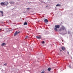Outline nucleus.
I'll use <instances>...</instances> for the list:
<instances>
[{
  "label": "nucleus",
  "instance_id": "obj_1",
  "mask_svg": "<svg viewBox=\"0 0 73 73\" xmlns=\"http://www.w3.org/2000/svg\"><path fill=\"white\" fill-rule=\"evenodd\" d=\"M55 27L54 30L55 31H58L57 29L60 28V26H59V25H55Z\"/></svg>",
  "mask_w": 73,
  "mask_h": 73
},
{
  "label": "nucleus",
  "instance_id": "obj_2",
  "mask_svg": "<svg viewBox=\"0 0 73 73\" xmlns=\"http://www.w3.org/2000/svg\"><path fill=\"white\" fill-rule=\"evenodd\" d=\"M20 31L18 32L17 31H16L14 33V36H15L16 35H18L19 33H20Z\"/></svg>",
  "mask_w": 73,
  "mask_h": 73
},
{
  "label": "nucleus",
  "instance_id": "obj_3",
  "mask_svg": "<svg viewBox=\"0 0 73 73\" xmlns=\"http://www.w3.org/2000/svg\"><path fill=\"white\" fill-rule=\"evenodd\" d=\"M4 4L5 5L7 6L9 4V3L7 1H6L4 2Z\"/></svg>",
  "mask_w": 73,
  "mask_h": 73
},
{
  "label": "nucleus",
  "instance_id": "obj_4",
  "mask_svg": "<svg viewBox=\"0 0 73 73\" xmlns=\"http://www.w3.org/2000/svg\"><path fill=\"white\" fill-rule=\"evenodd\" d=\"M6 45L5 43H3L2 44L1 46H4V45Z\"/></svg>",
  "mask_w": 73,
  "mask_h": 73
},
{
  "label": "nucleus",
  "instance_id": "obj_5",
  "mask_svg": "<svg viewBox=\"0 0 73 73\" xmlns=\"http://www.w3.org/2000/svg\"><path fill=\"white\" fill-rule=\"evenodd\" d=\"M0 13H1L2 16H3V11H0Z\"/></svg>",
  "mask_w": 73,
  "mask_h": 73
},
{
  "label": "nucleus",
  "instance_id": "obj_6",
  "mask_svg": "<svg viewBox=\"0 0 73 73\" xmlns=\"http://www.w3.org/2000/svg\"><path fill=\"white\" fill-rule=\"evenodd\" d=\"M44 22L45 23H48V20L47 19H45L44 20Z\"/></svg>",
  "mask_w": 73,
  "mask_h": 73
},
{
  "label": "nucleus",
  "instance_id": "obj_7",
  "mask_svg": "<svg viewBox=\"0 0 73 73\" xmlns=\"http://www.w3.org/2000/svg\"><path fill=\"white\" fill-rule=\"evenodd\" d=\"M61 6V4H58L56 5V7H60Z\"/></svg>",
  "mask_w": 73,
  "mask_h": 73
},
{
  "label": "nucleus",
  "instance_id": "obj_8",
  "mask_svg": "<svg viewBox=\"0 0 73 73\" xmlns=\"http://www.w3.org/2000/svg\"><path fill=\"white\" fill-rule=\"evenodd\" d=\"M1 5H5L4 3L3 2H1Z\"/></svg>",
  "mask_w": 73,
  "mask_h": 73
},
{
  "label": "nucleus",
  "instance_id": "obj_9",
  "mask_svg": "<svg viewBox=\"0 0 73 73\" xmlns=\"http://www.w3.org/2000/svg\"><path fill=\"white\" fill-rule=\"evenodd\" d=\"M27 24H28V23H27V22H25L24 23V25H27Z\"/></svg>",
  "mask_w": 73,
  "mask_h": 73
},
{
  "label": "nucleus",
  "instance_id": "obj_10",
  "mask_svg": "<svg viewBox=\"0 0 73 73\" xmlns=\"http://www.w3.org/2000/svg\"><path fill=\"white\" fill-rule=\"evenodd\" d=\"M50 70H51V68H48V71H50Z\"/></svg>",
  "mask_w": 73,
  "mask_h": 73
},
{
  "label": "nucleus",
  "instance_id": "obj_11",
  "mask_svg": "<svg viewBox=\"0 0 73 73\" xmlns=\"http://www.w3.org/2000/svg\"><path fill=\"white\" fill-rule=\"evenodd\" d=\"M36 37L37 38H38V39H40V38H41V37H38V36H36Z\"/></svg>",
  "mask_w": 73,
  "mask_h": 73
},
{
  "label": "nucleus",
  "instance_id": "obj_12",
  "mask_svg": "<svg viewBox=\"0 0 73 73\" xmlns=\"http://www.w3.org/2000/svg\"><path fill=\"white\" fill-rule=\"evenodd\" d=\"M13 2H9L10 4H13Z\"/></svg>",
  "mask_w": 73,
  "mask_h": 73
},
{
  "label": "nucleus",
  "instance_id": "obj_13",
  "mask_svg": "<svg viewBox=\"0 0 73 73\" xmlns=\"http://www.w3.org/2000/svg\"><path fill=\"white\" fill-rule=\"evenodd\" d=\"M62 49L63 50H64V47H62Z\"/></svg>",
  "mask_w": 73,
  "mask_h": 73
},
{
  "label": "nucleus",
  "instance_id": "obj_14",
  "mask_svg": "<svg viewBox=\"0 0 73 73\" xmlns=\"http://www.w3.org/2000/svg\"><path fill=\"white\" fill-rule=\"evenodd\" d=\"M44 41H43L42 42V44H44Z\"/></svg>",
  "mask_w": 73,
  "mask_h": 73
},
{
  "label": "nucleus",
  "instance_id": "obj_15",
  "mask_svg": "<svg viewBox=\"0 0 73 73\" xmlns=\"http://www.w3.org/2000/svg\"><path fill=\"white\" fill-rule=\"evenodd\" d=\"M4 65H5V66H6V65H7V64L6 63H5V64H4Z\"/></svg>",
  "mask_w": 73,
  "mask_h": 73
},
{
  "label": "nucleus",
  "instance_id": "obj_16",
  "mask_svg": "<svg viewBox=\"0 0 73 73\" xmlns=\"http://www.w3.org/2000/svg\"><path fill=\"white\" fill-rule=\"evenodd\" d=\"M28 38V36H27L26 37V38Z\"/></svg>",
  "mask_w": 73,
  "mask_h": 73
},
{
  "label": "nucleus",
  "instance_id": "obj_17",
  "mask_svg": "<svg viewBox=\"0 0 73 73\" xmlns=\"http://www.w3.org/2000/svg\"><path fill=\"white\" fill-rule=\"evenodd\" d=\"M30 9V8H28L27 9L28 10V9Z\"/></svg>",
  "mask_w": 73,
  "mask_h": 73
},
{
  "label": "nucleus",
  "instance_id": "obj_18",
  "mask_svg": "<svg viewBox=\"0 0 73 73\" xmlns=\"http://www.w3.org/2000/svg\"><path fill=\"white\" fill-rule=\"evenodd\" d=\"M41 73H44V72H42Z\"/></svg>",
  "mask_w": 73,
  "mask_h": 73
},
{
  "label": "nucleus",
  "instance_id": "obj_19",
  "mask_svg": "<svg viewBox=\"0 0 73 73\" xmlns=\"http://www.w3.org/2000/svg\"><path fill=\"white\" fill-rule=\"evenodd\" d=\"M64 31H65L66 32V29H64Z\"/></svg>",
  "mask_w": 73,
  "mask_h": 73
},
{
  "label": "nucleus",
  "instance_id": "obj_20",
  "mask_svg": "<svg viewBox=\"0 0 73 73\" xmlns=\"http://www.w3.org/2000/svg\"><path fill=\"white\" fill-rule=\"evenodd\" d=\"M67 53L68 54H69V52H68Z\"/></svg>",
  "mask_w": 73,
  "mask_h": 73
},
{
  "label": "nucleus",
  "instance_id": "obj_21",
  "mask_svg": "<svg viewBox=\"0 0 73 73\" xmlns=\"http://www.w3.org/2000/svg\"><path fill=\"white\" fill-rule=\"evenodd\" d=\"M60 52H61L62 50H60Z\"/></svg>",
  "mask_w": 73,
  "mask_h": 73
},
{
  "label": "nucleus",
  "instance_id": "obj_22",
  "mask_svg": "<svg viewBox=\"0 0 73 73\" xmlns=\"http://www.w3.org/2000/svg\"><path fill=\"white\" fill-rule=\"evenodd\" d=\"M1 29H0V31H1Z\"/></svg>",
  "mask_w": 73,
  "mask_h": 73
},
{
  "label": "nucleus",
  "instance_id": "obj_23",
  "mask_svg": "<svg viewBox=\"0 0 73 73\" xmlns=\"http://www.w3.org/2000/svg\"><path fill=\"white\" fill-rule=\"evenodd\" d=\"M18 1H19L20 0H18Z\"/></svg>",
  "mask_w": 73,
  "mask_h": 73
}]
</instances>
